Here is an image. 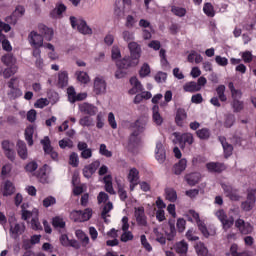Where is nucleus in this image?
I'll list each match as a JSON object with an SVG mask.
<instances>
[{
  "label": "nucleus",
  "instance_id": "nucleus-22",
  "mask_svg": "<svg viewBox=\"0 0 256 256\" xmlns=\"http://www.w3.org/2000/svg\"><path fill=\"white\" fill-rule=\"evenodd\" d=\"M41 144L43 145L44 152L50 155L53 159H57L59 157V154L53 150V147H51V140H49V137H44V139L41 140Z\"/></svg>",
  "mask_w": 256,
  "mask_h": 256
},
{
  "label": "nucleus",
  "instance_id": "nucleus-10",
  "mask_svg": "<svg viewBox=\"0 0 256 256\" xmlns=\"http://www.w3.org/2000/svg\"><path fill=\"white\" fill-rule=\"evenodd\" d=\"M79 112L90 117L95 116L96 113H99V108L93 104L87 102L81 103L78 106Z\"/></svg>",
  "mask_w": 256,
  "mask_h": 256
},
{
  "label": "nucleus",
  "instance_id": "nucleus-12",
  "mask_svg": "<svg viewBox=\"0 0 256 256\" xmlns=\"http://www.w3.org/2000/svg\"><path fill=\"white\" fill-rule=\"evenodd\" d=\"M127 180L130 183V191H135V187L139 185V170L131 168L128 172Z\"/></svg>",
  "mask_w": 256,
  "mask_h": 256
},
{
  "label": "nucleus",
  "instance_id": "nucleus-36",
  "mask_svg": "<svg viewBox=\"0 0 256 256\" xmlns=\"http://www.w3.org/2000/svg\"><path fill=\"white\" fill-rule=\"evenodd\" d=\"M44 49H47L49 59H52L53 61L59 59V54L55 51V46L53 44L45 43Z\"/></svg>",
  "mask_w": 256,
  "mask_h": 256
},
{
  "label": "nucleus",
  "instance_id": "nucleus-5",
  "mask_svg": "<svg viewBox=\"0 0 256 256\" xmlns=\"http://www.w3.org/2000/svg\"><path fill=\"white\" fill-rule=\"evenodd\" d=\"M2 31H5V33H9V31H11V26L9 24H5L3 21L0 20V43H2V48L4 49V51H13L11 42L7 40V37L3 34Z\"/></svg>",
  "mask_w": 256,
  "mask_h": 256
},
{
  "label": "nucleus",
  "instance_id": "nucleus-27",
  "mask_svg": "<svg viewBox=\"0 0 256 256\" xmlns=\"http://www.w3.org/2000/svg\"><path fill=\"white\" fill-rule=\"evenodd\" d=\"M1 193L4 197H10V195H13V193H15V185H13V182L6 181L1 188Z\"/></svg>",
  "mask_w": 256,
  "mask_h": 256
},
{
  "label": "nucleus",
  "instance_id": "nucleus-53",
  "mask_svg": "<svg viewBox=\"0 0 256 256\" xmlns=\"http://www.w3.org/2000/svg\"><path fill=\"white\" fill-rule=\"evenodd\" d=\"M111 55H112V59L113 61H116V65L117 63H119V59H121V49L119 48V46H113L111 49Z\"/></svg>",
  "mask_w": 256,
  "mask_h": 256
},
{
  "label": "nucleus",
  "instance_id": "nucleus-35",
  "mask_svg": "<svg viewBox=\"0 0 256 256\" xmlns=\"http://www.w3.org/2000/svg\"><path fill=\"white\" fill-rule=\"evenodd\" d=\"M32 57L35 59L36 67L38 69H43V58L41 57V49H34L32 52Z\"/></svg>",
  "mask_w": 256,
  "mask_h": 256
},
{
  "label": "nucleus",
  "instance_id": "nucleus-57",
  "mask_svg": "<svg viewBox=\"0 0 256 256\" xmlns=\"http://www.w3.org/2000/svg\"><path fill=\"white\" fill-rule=\"evenodd\" d=\"M60 149H73V141L69 138H65L59 141Z\"/></svg>",
  "mask_w": 256,
  "mask_h": 256
},
{
  "label": "nucleus",
  "instance_id": "nucleus-15",
  "mask_svg": "<svg viewBox=\"0 0 256 256\" xmlns=\"http://www.w3.org/2000/svg\"><path fill=\"white\" fill-rule=\"evenodd\" d=\"M100 165L101 162H99V160H96L91 164L86 165L82 170L84 177H86V179H91V177H93L97 169H99Z\"/></svg>",
  "mask_w": 256,
  "mask_h": 256
},
{
  "label": "nucleus",
  "instance_id": "nucleus-42",
  "mask_svg": "<svg viewBox=\"0 0 256 256\" xmlns=\"http://www.w3.org/2000/svg\"><path fill=\"white\" fill-rule=\"evenodd\" d=\"M2 62L6 64L7 67H17V65H15L17 63V59L11 54L4 55L2 57Z\"/></svg>",
  "mask_w": 256,
  "mask_h": 256
},
{
  "label": "nucleus",
  "instance_id": "nucleus-20",
  "mask_svg": "<svg viewBox=\"0 0 256 256\" xmlns=\"http://www.w3.org/2000/svg\"><path fill=\"white\" fill-rule=\"evenodd\" d=\"M222 189L226 195V197H229L231 201H239L240 197L239 194L237 193V190L233 188V186L227 184V183H222Z\"/></svg>",
  "mask_w": 256,
  "mask_h": 256
},
{
  "label": "nucleus",
  "instance_id": "nucleus-6",
  "mask_svg": "<svg viewBox=\"0 0 256 256\" xmlns=\"http://www.w3.org/2000/svg\"><path fill=\"white\" fill-rule=\"evenodd\" d=\"M8 221L10 225L11 237L17 238L19 235H23V233H25V224L18 223L14 216H11Z\"/></svg>",
  "mask_w": 256,
  "mask_h": 256
},
{
  "label": "nucleus",
  "instance_id": "nucleus-24",
  "mask_svg": "<svg viewBox=\"0 0 256 256\" xmlns=\"http://www.w3.org/2000/svg\"><path fill=\"white\" fill-rule=\"evenodd\" d=\"M13 147H14L13 143H11L7 140L2 142V148L5 152V155L11 161H13V159H15V150H13Z\"/></svg>",
  "mask_w": 256,
  "mask_h": 256
},
{
  "label": "nucleus",
  "instance_id": "nucleus-60",
  "mask_svg": "<svg viewBox=\"0 0 256 256\" xmlns=\"http://www.w3.org/2000/svg\"><path fill=\"white\" fill-rule=\"evenodd\" d=\"M151 74V67H149V64L147 63H144L141 68H140V71H139V75L140 77H147Z\"/></svg>",
  "mask_w": 256,
  "mask_h": 256
},
{
  "label": "nucleus",
  "instance_id": "nucleus-2",
  "mask_svg": "<svg viewBox=\"0 0 256 256\" xmlns=\"http://www.w3.org/2000/svg\"><path fill=\"white\" fill-rule=\"evenodd\" d=\"M128 49L130 51V58H123L117 62V66L123 69H129V67H136L139 65V59H141V45L132 41L128 43Z\"/></svg>",
  "mask_w": 256,
  "mask_h": 256
},
{
  "label": "nucleus",
  "instance_id": "nucleus-4",
  "mask_svg": "<svg viewBox=\"0 0 256 256\" xmlns=\"http://www.w3.org/2000/svg\"><path fill=\"white\" fill-rule=\"evenodd\" d=\"M69 20L72 29H77V31L82 35H93V29L87 25V21H85L83 18L70 16Z\"/></svg>",
  "mask_w": 256,
  "mask_h": 256
},
{
  "label": "nucleus",
  "instance_id": "nucleus-9",
  "mask_svg": "<svg viewBox=\"0 0 256 256\" xmlns=\"http://www.w3.org/2000/svg\"><path fill=\"white\" fill-rule=\"evenodd\" d=\"M18 83H19V79L17 78H12L8 82V87L10 89V91L8 92V95L11 99H17V97H21V95H23V92L21 91V89L17 87Z\"/></svg>",
  "mask_w": 256,
  "mask_h": 256
},
{
  "label": "nucleus",
  "instance_id": "nucleus-61",
  "mask_svg": "<svg viewBox=\"0 0 256 256\" xmlns=\"http://www.w3.org/2000/svg\"><path fill=\"white\" fill-rule=\"evenodd\" d=\"M39 167V165H37V162H29L26 166H25V171L26 173H29L30 175H33L35 173V171H37V168Z\"/></svg>",
  "mask_w": 256,
  "mask_h": 256
},
{
  "label": "nucleus",
  "instance_id": "nucleus-46",
  "mask_svg": "<svg viewBox=\"0 0 256 256\" xmlns=\"http://www.w3.org/2000/svg\"><path fill=\"white\" fill-rule=\"evenodd\" d=\"M137 25V16L136 15H127L125 18V27L128 29H133Z\"/></svg>",
  "mask_w": 256,
  "mask_h": 256
},
{
  "label": "nucleus",
  "instance_id": "nucleus-45",
  "mask_svg": "<svg viewBox=\"0 0 256 256\" xmlns=\"http://www.w3.org/2000/svg\"><path fill=\"white\" fill-rule=\"evenodd\" d=\"M175 250L181 254L187 253V251H189V244L185 240H182L176 243Z\"/></svg>",
  "mask_w": 256,
  "mask_h": 256
},
{
  "label": "nucleus",
  "instance_id": "nucleus-54",
  "mask_svg": "<svg viewBox=\"0 0 256 256\" xmlns=\"http://www.w3.org/2000/svg\"><path fill=\"white\" fill-rule=\"evenodd\" d=\"M123 233L121 234L120 241L122 243H127L128 241H133V232L129 230H122Z\"/></svg>",
  "mask_w": 256,
  "mask_h": 256
},
{
  "label": "nucleus",
  "instance_id": "nucleus-40",
  "mask_svg": "<svg viewBox=\"0 0 256 256\" xmlns=\"http://www.w3.org/2000/svg\"><path fill=\"white\" fill-rule=\"evenodd\" d=\"M69 83V74L67 73V71H61L58 74V85H60V87H67Z\"/></svg>",
  "mask_w": 256,
  "mask_h": 256
},
{
  "label": "nucleus",
  "instance_id": "nucleus-8",
  "mask_svg": "<svg viewBox=\"0 0 256 256\" xmlns=\"http://www.w3.org/2000/svg\"><path fill=\"white\" fill-rule=\"evenodd\" d=\"M93 90L96 95H103L107 91V82H105L103 76L94 78Z\"/></svg>",
  "mask_w": 256,
  "mask_h": 256
},
{
  "label": "nucleus",
  "instance_id": "nucleus-18",
  "mask_svg": "<svg viewBox=\"0 0 256 256\" xmlns=\"http://www.w3.org/2000/svg\"><path fill=\"white\" fill-rule=\"evenodd\" d=\"M75 237L78 239V241H80L79 242L80 247L82 245L85 249H89V244L91 243V239L89 238L87 233H85L81 229H77L75 230Z\"/></svg>",
  "mask_w": 256,
  "mask_h": 256
},
{
  "label": "nucleus",
  "instance_id": "nucleus-30",
  "mask_svg": "<svg viewBox=\"0 0 256 256\" xmlns=\"http://www.w3.org/2000/svg\"><path fill=\"white\" fill-rule=\"evenodd\" d=\"M219 141L224 149V157H231L233 155V146L227 142V139L225 137H220Z\"/></svg>",
  "mask_w": 256,
  "mask_h": 256
},
{
  "label": "nucleus",
  "instance_id": "nucleus-23",
  "mask_svg": "<svg viewBox=\"0 0 256 256\" xmlns=\"http://www.w3.org/2000/svg\"><path fill=\"white\" fill-rule=\"evenodd\" d=\"M130 85L132 88L128 92L129 95H136V93L143 91V84H141L137 77L130 78Z\"/></svg>",
  "mask_w": 256,
  "mask_h": 256
},
{
  "label": "nucleus",
  "instance_id": "nucleus-25",
  "mask_svg": "<svg viewBox=\"0 0 256 256\" xmlns=\"http://www.w3.org/2000/svg\"><path fill=\"white\" fill-rule=\"evenodd\" d=\"M152 121L157 127L163 125V116H161V113L159 112V105H154L152 107Z\"/></svg>",
  "mask_w": 256,
  "mask_h": 256
},
{
  "label": "nucleus",
  "instance_id": "nucleus-56",
  "mask_svg": "<svg viewBox=\"0 0 256 256\" xmlns=\"http://www.w3.org/2000/svg\"><path fill=\"white\" fill-rule=\"evenodd\" d=\"M96 127L97 129H103L105 127V115L102 112L96 115Z\"/></svg>",
  "mask_w": 256,
  "mask_h": 256
},
{
  "label": "nucleus",
  "instance_id": "nucleus-33",
  "mask_svg": "<svg viewBox=\"0 0 256 256\" xmlns=\"http://www.w3.org/2000/svg\"><path fill=\"white\" fill-rule=\"evenodd\" d=\"M194 249L196 251L197 256H208L209 255V249H207V246H205V243H203V242H197L194 245Z\"/></svg>",
  "mask_w": 256,
  "mask_h": 256
},
{
  "label": "nucleus",
  "instance_id": "nucleus-58",
  "mask_svg": "<svg viewBox=\"0 0 256 256\" xmlns=\"http://www.w3.org/2000/svg\"><path fill=\"white\" fill-rule=\"evenodd\" d=\"M52 225L56 229H64V227H65V220H63V218L57 216V217L53 218Z\"/></svg>",
  "mask_w": 256,
  "mask_h": 256
},
{
  "label": "nucleus",
  "instance_id": "nucleus-7",
  "mask_svg": "<svg viewBox=\"0 0 256 256\" xmlns=\"http://www.w3.org/2000/svg\"><path fill=\"white\" fill-rule=\"evenodd\" d=\"M28 43L33 47V49H41V47H45V44L43 43V35L39 34L35 30L29 33Z\"/></svg>",
  "mask_w": 256,
  "mask_h": 256
},
{
  "label": "nucleus",
  "instance_id": "nucleus-47",
  "mask_svg": "<svg viewBox=\"0 0 256 256\" xmlns=\"http://www.w3.org/2000/svg\"><path fill=\"white\" fill-rule=\"evenodd\" d=\"M166 199L170 201V203H175L177 201V191L173 188H167L165 190Z\"/></svg>",
  "mask_w": 256,
  "mask_h": 256
},
{
  "label": "nucleus",
  "instance_id": "nucleus-55",
  "mask_svg": "<svg viewBox=\"0 0 256 256\" xmlns=\"http://www.w3.org/2000/svg\"><path fill=\"white\" fill-rule=\"evenodd\" d=\"M80 215L82 223H85V221H89L93 217V210L86 208L84 211H80Z\"/></svg>",
  "mask_w": 256,
  "mask_h": 256
},
{
  "label": "nucleus",
  "instance_id": "nucleus-19",
  "mask_svg": "<svg viewBox=\"0 0 256 256\" xmlns=\"http://www.w3.org/2000/svg\"><path fill=\"white\" fill-rule=\"evenodd\" d=\"M155 158L158 163H165V159L167 158V156L165 153V147L163 146V141L156 142Z\"/></svg>",
  "mask_w": 256,
  "mask_h": 256
},
{
  "label": "nucleus",
  "instance_id": "nucleus-31",
  "mask_svg": "<svg viewBox=\"0 0 256 256\" xmlns=\"http://www.w3.org/2000/svg\"><path fill=\"white\" fill-rule=\"evenodd\" d=\"M75 76L81 85H89V83H91V77H89V74L85 71H76Z\"/></svg>",
  "mask_w": 256,
  "mask_h": 256
},
{
  "label": "nucleus",
  "instance_id": "nucleus-44",
  "mask_svg": "<svg viewBox=\"0 0 256 256\" xmlns=\"http://www.w3.org/2000/svg\"><path fill=\"white\" fill-rule=\"evenodd\" d=\"M180 145H193V134L184 133L179 137Z\"/></svg>",
  "mask_w": 256,
  "mask_h": 256
},
{
  "label": "nucleus",
  "instance_id": "nucleus-29",
  "mask_svg": "<svg viewBox=\"0 0 256 256\" xmlns=\"http://www.w3.org/2000/svg\"><path fill=\"white\" fill-rule=\"evenodd\" d=\"M206 167L210 173H221V171H225V164L223 163L209 162L206 164Z\"/></svg>",
  "mask_w": 256,
  "mask_h": 256
},
{
  "label": "nucleus",
  "instance_id": "nucleus-13",
  "mask_svg": "<svg viewBox=\"0 0 256 256\" xmlns=\"http://www.w3.org/2000/svg\"><path fill=\"white\" fill-rule=\"evenodd\" d=\"M67 11V6L63 2H57L55 8L50 11L51 19H63V14Z\"/></svg>",
  "mask_w": 256,
  "mask_h": 256
},
{
  "label": "nucleus",
  "instance_id": "nucleus-63",
  "mask_svg": "<svg viewBox=\"0 0 256 256\" xmlns=\"http://www.w3.org/2000/svg\"><path fill=\"white\" fill-rule=\"evenodd\" d=\"M69 165L72 167H79V155L77 153H71L69 156Z\"/></svg>",
  "mask_w": 256,
  "mask_h": 256
},
{
  "label": "nucleus",
  "instance_id": "nucleus-34",
  "mask_svg": "<svg viewBox=\"0 0 256 256\" xmlns=\"http://www.w3.org/2000/svg\"><path fill=\"white\" fill-rule=\"evenodd\" d=\"M38 29H39L40 33H42L45 36V39L47 41H51L53 39L54 32H53L52 28H49L43 24H40L38 26Z\"/></svg>",
  "mask_w": 256,
  "mask_h": 256
},
{
  "label": "nucleus",
  "instance_id": "nucleus-26",
  "mask_svg": "<svg viewBox=\"0 0 256 256\" xmlns=\"http://www.w3.org/2000/svg\"><path fill=\"white\" fill-rule=\"evenodd\" d=\"M185 169H187V159L182 158L178 163L174 164L172 172L174 175H181Z\"/></svg>",
  "mask_w": 256,
  "mask_h": 256
},
{
  "label": "nucleus",
  "instance_id": "nucleus-11",
  "mask_svg": "<svg viewBox=\"0 0 256 256\" xmlns=\"http://www.w3.org/2000/svg\"><path fill=\"white\" fill-rule=\"evenodd\" d=\"M134 217L138 225L141 227H147V216L145 215V208L143 206H139L134 209Z\"/></svg>",
  "mask_w": 256,
  "mask_h": 256
},
{
  "label": "nucleus",
  "instance_id": "nucleus-28",
  "mask_svg": "<svg viewBox=\"0 0 256 256\" xmlns=\"http://www.w3.org/2000/svg\"><path fill=\"white\" fill-rule=\"evenodd\" d=\"M185 181L188 183V185H191L193 187L197 185L199 181H201V173L194 172V173L187 174L185 176Z\"/></svg>",
  "mask_w": 256,
  "mask_h": 256
},
{
  "label": "nucleus",
  "instance_id": "nucleus-3",
  "mask_svg": "<svg viewBox=\"0 0 256 256\" xmlns=\"http://www.w3.org/2000/svg\"><path fill=\"white\" fill-rule=\"evenodd\" d=\"M186 218L190 223H196L199 231H201L202 235L206 238L213 237L216 235L217 230L215 228H207L205 222L201 220L199 214L195 210H189L186 212Z\"/></svg>",
  "mask_w": 256,
  "mask_h": 256
},
{
  "label": "nucleus",
  "instance_id": "nucleus-48",
  "mask_svg": "<svg viewBox=\"0 0 256 256\" xmlns=\"http://www.w3.org/2000/svg\"><path fill=\"white\" fill-rule=\"evenodd\" d=\"M33 133H35V127L28 126L25 131V138L28 145H33Z\"/></svg>",
  "mask_w": 256,
  "mask_h": 256
},
{
  "label": "nucleus",
  "instance_id": "nucleus-1",
  "mask_svg": "<svg viewBox=\"0 0 256 256\" xmlns=\"http://www.w3.org/2000/svg\"><path fill=\"white\" fill-rule=\"evenodd\" d=\"M215 217L222 224L223 231H228L235 225V228L242 235H251L253 233V226L250 222L244 221L243 218H238L235 220L233 217V210H230L229 214L225 212L223 209H219L214 212Z\"/></svg>",
  "mask_w": 256,
  "mask_h": 256
},
{
  "label": "nucleus",
  "instance_id": "nucleus-17",
  "mask_svg": "<svg viewBox=\"0 0 256 256\" xmlns=\"http://www.w3.org/2000/svg\"><path fill=\"white\" fill-rule=\"evenodd\" d=\"M59 241L63 247H73L74 249H81V244L79 241L72 239H69V236L67 234H61Z\"/></svg>",
  "mask_w": 256,
  "mask_h": 256
},
{
  "label": "nucleus",
  "instance_id": "nucleus-59",
  "mask_svg": "<svg viewBox=\"0 0 256 256\" xmlns=\"http://www.w3.org/2000/svg\"><path fill=\"white\" fill-rule=\"evenodd\" d=\"M216 93L220 101H227V96L225 95V85H220L216 88Z\"/></svg>",
  "mask_w": 256,
  "mask_h": 256
},
{
  "label": "nucleus",
  "instance_id": "nucleus-43",
  "mask_svg": "<svg viewBox=\"0 0 256 256\" xmlns=\"http://www.w3.org/2000/svg\"><path fill=\"white\" fill-rule=\"evenodd\" d=\"M113 178L111 175H107L104 177V183H105V189L107 193H110V195H115V190L113 189Z\"/></svg>",
  "mask_w": 256,
  "mask_h": 256
},
{
  "label": "nucleus",
  "instance_id": "nucleus-32",
  "mask_svg": "<svg viewBox=\"0 0 256 256\" xmlns=\"http://www.w3.org/2000/svg\"><path fill=\"white\" fill-rule=\"evenodd\" d=\"M17 153L19 157L24 160L27 159V157H29V153L27 151V145L25 144V142L21 140L17 142Z\"/></svg>",
  "mask_w": 256,
  "mask_h": 256
},
{
  "label": "nucleus",
  "instance_id": "nucleus-52",
  "mask_svg": "<svg viewBox=\"0 0 256 256\" xmlns=\"http://www.w3.org/2000/svg\"><path fill=\"white\" fill-rule=\"evenodd\" d=\"M171 11L176 17H185L187 15V9L179 6H172Z\"/></svg>",
  "mask_w": 256,
  "mask_h": 256
},
{
  "label": "nucleus",
  "instance_id": "nucleus-37",
  "mask_svg": "<svg viewBox=\"0 0 256 256\" xmlns=\"http://www.w3.org/2000/svg\"><path fill=\"white\" fill-rule=\"evenodd\" d=\"M228 89H230V93L233 101H239V99L243 97V93L241 92V90L235 89V85L233 84V82H230L228 84Z\"/></svg>",
  "mask_w": 256,
  "mask_h": 256
},
{
  "label": "nucleus",
  "instance_id": "nucleus-14",
  "mask_svg": "<svg viewBox=\"0 0 256 256\" xmlns=\"http://www.w3.org/2000/svg\"><path fill=\"white\" fill-rule=\"evenodd\" d=\"M21 209L22 219L24 221L31 219V217H39V209L34 208L32 211L27 210L29 209V203H23Z\"/></svg>",
  "mask_w": 256,
  "mask_h": 256
},
{
  "label": "nucleus",
  "instance_id": "nucleus-50",
  "mask_svg": "<svg viewBox=\"0 0 256 256\" xmlns=\"http://www.w3.org/2000/svg\"><path fill=\"white\" fill-rule=\"evenodd\" d=\"M224 127L226 129H231V127H233V125H235V115L233 114H227L224 118V123H223Z\"/></svg>",
  "mask_w": 256,
  "mask_h": 256
},
{
  "label": "nucleus",
  "instance_id": "nucleus-16",
  "mask_svg": "<svg viewBox=\"0 0 256 256\" xmlns=\"http://www.w3.org/2000/svg\"><path fill=\"white\" fill-rule=\"evenodd\" d=\"M24 16H25V6L17 5L14 11L12 12V14L10 15V17L7 18V21L11 19L10 23H13L15 25V23H17V21H19V19H21V17H24Z\"/></svg>",
  "mask_w": 256,
  "mask_h": 256
},
{
  "label": "nucleus",
  "instance_id": "nucleus-64",
  "mask_svg": "<svg viewBox=\"0 0 256 256\" xmlns=\"http://www.w3.org/2000/svg\"><path fill=\"white\" fill-rule=\"evenodd\" d=\"M241 252L239 251V245L236 243L231 244L229 253L227 255L239 256Z\"/></svg>",
  "mask_w": 256,
  "mask_h": 256
},
{
  "label": "nucleus",
  "instance_id": "nucleus-41",
  "mask_svg": "<svg viewBox=\"0 0 256 256\" xmlns=\"http://www.w3.org/2000/svg\"><path fill=\"white\" fill-rule=\"evenodd\" d=\"M81 127H95V120L91 116H83L79 119Z\"/></svg>",
  "mask_w": 256,
  "mask_h": 256
},
{
  "label": "nucleus",
  "instance_id": "nucleus-38",
  "mask_svg": "<svg viewBox=\"0 0 256 256\" xmlns=\"http://www.w3.org/2000/svg\"><path fill=\"white\" fill-rule=\"evenodd\" d=\"M185 119H187V112L184 109L179 108L176 112V124L182 127L183 123H185Z\"/></svg>",
  "mask_w": 256,
  "mask_h": 256
},
{
  "label": "nucleus",
  "instance_id": "nucleus-51",
  "mask_svg": "<svg viewBox=\"0 0 256 256\" xmlns=\"http://www.w3.org/2000/svg\"><path fill=\"white\" fill-rule=\"evenodd\" d=\"M203 13H205L207 17H213L215 15V7H213V4L209 2L205 3L203 6Z\"/></svg>",
  "mask_w": 256,
  "mask_h": 256
},
{
  "label": "nucleus",
  "instance_id": "nucleus-21",
  "mask_svg": "<svg viewBox=\"0 0 256 256\" xmlns=\"http://www.w3.org/2000/svg\"><path fill=\"white\" fill-rule=\"evenodd\" d=\"M51 175V167L48 165H44L42 168L39 169L37 174V178L39 179L40 183H49Z\"/></svg>",
  "mask_w": 256,
  "mask_h": 256
},
{
  "label": "nucleus",
  "instance_id": "nucleus-49",
  "mask_svg": "<svg viewBox=\"0 0 256 256\" xmlns=\"http://www.w3.org/2000/svg\"><path fill=\"white\" fill-rule=\"evenodd\" d=\"M122 39L126 43L135 41V32H133L131 30H124L122 32Z\"/></svg>",
  "mask_w": 256,
  "mask_h": 256
},
{
  "label": "nucleus",
  "instance_id": "nucleus-39",
  "mask_svg": "<svg viewBox=\"0 0 256 256\" xmlns=\"http://www.w3.org/2000/svg\"><path fill=\"white\" fill-rule=\"evenodd\" d=\"M183 89L186 91V93H195L197 91H201V87L197 85V82L194 81L186 83L183 86Z\"/></svg>",
  "mask_w": 256,
  "mask_h": 256
},
{
  "label": "nucleus",
  "instance_id": "nucleus-62",
  "mask_svg": "<svg viewBox=\"0 0 256 256\" xmlns=\"http://www.w3.org/2000/svg\"><path fill=\"white\" fill-rule=\"evenodd\" d=\"M18 69L19 68L17 66H12V67L5 69L3 72L4 78L9 79V77H12V75H15V73H17Z\"/></svg>",
  "mask_w": 256,
  "mask_h": 256
}]
</instances>
